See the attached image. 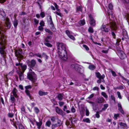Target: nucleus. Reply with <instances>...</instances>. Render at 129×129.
<instances>
[{
    "instance_id": "46",
    "label": "nucleus",
    "mask_w": 129,
    "mask_h": 129,
    "mask_svg": "<svg viewBox=\"0 0 129 129\" xmlns=\"http://www.w3.org/2000/svg\"><path fill=\"white\" fill-rule=\"evenodd\" d=\"M102 95L104 97L106 98H108V95L106 94V93L104 92H102L101 93Z\"/></svg>"
},
{
    "instance_id": "54",
    "label": "nucleus",
    "mask_w": 129,
    "mask_h": 129,
    "mask_svg": "<svg viewBox=\"0 0 129 129\" xmlns=\"http://www.w3.org/2000/svg\"><path fill=\"white\" fill-rule=\"evenodd\" d=\"M34 22L35 23V24L37 25L39 23V20L37 19L36 18L34 19Z\"/></svg>"
},
{
    "instance_id": "5",
    "label": "nucleus",
    "mask_w": 129,
    "mask_h": 129,
    "mask_svg": "<svg viewBox=\"0 0 129 129\" xmlns=\"http://www.w3.org/2000/svg\"><path fill=\"white\" fill-rule=\"evenodd\" d=\"M26 62L28 66L32 69L35 67L36 64V60L34 59L31 60L30 61L28 60Z\"/></svg>"
},
{
    "instance_id": "17",
    "label": "nucleus",
    "mask_w": 129,
    "mask_h": 129,
    "mask_svg": "<svg viewBox=\"0 0 129 129\" xmlns=\"http://www.w3.org/2000/svg\"><path fill=\"white\" fill-rule=\"evenodd\" d=\"M22 51L18 49L16 50L15 51V56L17 57L18 56H20L21 55Z\"/></svg>"
},
{
    "instance_id": "60",
    "label": "nucleus",
    "mask_w": 129,
    "mask_h": 129,
    "mask_svg": "<svg viewBox=\"0 0 129 129\" xmlns=\"http://www.w3.org/2000/svg\"><path fill=\"white\" fill-rule=\"evenodd\" d=\"M67 35L68 36H69L70 35H71V34H70V31L69 30H67L66 31H65Z\"/></svg>"
},
{
    "instance_id": "23",
    "label": "nucleus",
    "mask_w": 129,
    "mask_h": 129,
    "mask_svg": "<svg viewBox=\"0 0 129 129\" xmlns=\"http://www.w3.org/2000/svg\"><path fill=\"white\" fill-rule=\"evenodd\" d=\"M36 124L38 127V128L40 129L42 124V121H40L39 122L36 121Z\"/></svg>"
},
{
    "instance_id": "45",
    "label": "nucleus",
    "mask_w": 129,
    "mask_h": 129,
    "mask_svg": "<svg viewBox=\"0 0 129 129\" xmlns=\"http://www.w3.org/2000/svg\"><path fill=\"white\" fill-rule=\"evenodd\" d=\"M17 91H18L16 88H14L13 89L12 91V93L13 95L14 94H17Z\"/></svg>"
},
{
    "instance_id": "10",
    "label": "nucleus",
    "mask_w": 129,
    "mask_h": 129,
    "mask_svg": "<svg viewBox=\"0 0 129 129\" xmlns=\"http://www.w3.org/2000/svg\"><path fill=\"white\" fill-rule=\"evenodd\" d=\"M119 56L121 59H124L126 57V54L123 52L121 51L119 53Z\"/></svg>"
},
{
    "instance_id": "7",
    "label": "nucleus",
    "mask_w": 129,
    "mask_h": 129,
    "mask_svg": "<svg viewBox=\"0 0 129 129\" xmlns=\"http://www.w3.org/2000/svg\"><path fill=\"white\" fill-rule=\"evenodd\" d=\"M4 25L6 30L10 28L11 26V22L9 18H6V21Z\"/></svg>"
},
{
    "instance_id": "39",
    "label": "nucleus",
    "mask_w": 129,
    "mask_h": 129,
    "mask_svg": "<svg viewBox=\"0 0 129 129\" xmlns=\"http://www.w3.org/2000/svg\"><path fill=\"white\" fill-rule=\"evenodd\" d=\"M34 110L36 113L38 114L40 112L39 109L37 107H35L34 109Z\"/></svg>"
},
{
    "instance_id": "3",
    "label": "nucleus",
    "mask_w": 129,
    "mask_h": 129,
    "mask_svg": "<svg viewBox=\"0 0 129 129\" xmlns=\"http://www.w3.org/2000/svg\"><path fill=\"white\" fill-rule=\"evenodd\" d=\"M10 120L11 121L12 124H13L15 126L16 129L18 128V127L17 125L18 126L19 129H24V128L21 124V122L18 121L17 119L16 121H14V119H13L12 120L10 119Z\"/></svg>"
},
{
    "instance_id": "38",
    "label": "nucleus",
    "mask_w": 129,
    "mask_h": 129,
    "mask_svg": "<svg viewBox=\"0 0 129 129\" xmlns=\"http://www.w3.org/2000/svg\"><path fill=\"white\" fill-rule=\"evenodd\" d=\"M74 119H75L74 118H72V117L71 118H70L69 119V120L71 121L72 124H73V122L74 123H75L77 121L76 120H74Z\"/></svg>"
},
{
    "instance_id": "34",
    "label": "nucleus",
    "mask_w": 129,
    "mask_h": 129,
    "mask_svg": "<svg viewBox=\"0 0 129 129\" xmlns=\"http://www.w3.org/2000/svg\"><path fill=\"white\" fill-rule=\"evenodd\" d=\"M45 30L46 32L49 33L50 35H53V33L49 29L46 28L45 29Z\"/></svg>"
},
{
    "instance_id": "1",
    "label": "nucleus",
    "mask_w": 129,
    "mask_h": 129,
    "mask_svg": "<svg viewBox=\"0 0 129 129\" xmlns=\"http://www.w3.org/2000/svg\"><path fill=\"white\" fill-rule=\"evenodd\" d=\"M110 29L112 30H116L117 27L116 24L113 22H111L109 24L108 23L106 25L103 24L101 26L100 29L103 32L108 33L110 30Z\"/></svg>"
},
{
    "instance_id": "58",
    "label": "nucleus",
    "mask_w": 129,
    "mask_h": 129,
    "mask_svg": "<svg viewBox=\"0 0 129 129\" xmlns=\"http://www.w3.org/2000/svg\"><path fill=\"white\" fill-rule=\"evenodd\" d=\"M8 116L10 118H12L13 116V114L12 113H9L8 115Z\"/></svg>"
},
{
    "instance_id": "16",
    "label": "nucleus",
    "mask_w": 129,
    "mask_h": 129,
    "mask_svg": "<svg viewBox=\"0 0 129 129\" xmlns=\"http://www.w3.org/2000/svg\"><path fill=\"white\" fill-rule=\"evenodd\" d=\"M118 110L123 114H124V112L122 109L121 104L120 103L118 104Z\"/></svg>"
},
{
    "instance_id": "42",
    "label": "nucleus",
    "mask_w": 129,
    "mask_h": 129,
    "mask_svg": "<svg viewBox=\"0 0 129 129\" xmlns=\"http://www.w3.org/2000/svg\"><path fill=\"white\" fill-rule=\"evenodd\" d=\"M83 122L88 123H90V122L89 119L88 118H84L83 119Z\"/></svg>"
},
{
    "instance_id": "61",
    "label": "nucleus",
    "mask_w": 129,
    "mask_h": 129,
    "mask_svg": "<svg viewBox=\"0 0 129 129\" xmlns=\"http://www.w3.org/2000/svg\"><path fill=\"white\" fill-rule=\"evenodd\" d=\"M111 34L113 38L115 39H116V35L115 33L113 31H112L111 32Z\"/></svg>"
},
{
    "instance_id": "21",
    "label": "nucleus",
    "mask_w": 129,
    "mask_h": 129,
    "mask_svg": "<svg viewBox=\"0 0 129 129\" xmlns=\"http://www.w3.org/2000/svg\"><path fill=\"white\" fill-rule=\"evenodd\" d=\"M21 64L20 67L21 68L22 71L23 72H24L27 69V65L26 64L23 65L22 63Z\"/></svg>"
},
{
    "instance_id": "48",
    "label": "nucleus",
    "mask_w": 129,
    "mask_h": 129,
    "mask_svg": "<svg viewBox=\"0 0 129 129\" xmlns=\"http://www.w3.org/2000/svg\"><path fill=\"white\" fill-rule=\"evenodd\" d=\"M118 74L120 76L122 80L125 81L127 80V79L125 78L120 73H119Z\"/></svg>"
},
{
    "instance_id": "9",
    "label": "nucleus",
    "mask_w": 129,
    "mask_h": 129,
    "mask_svg": "<svg viewBox=\"0 0 129 129\" xmlns=\"http://www.w3.org/2000/svg\"><path fill=\"white\" fill-rule=\"evenodd\" d=\"M89 17L90 19V24L92 26H94L96 25L95 21L91 14L89 15Z\"/></svg>"
},
{
    "instance_id": "2",
    "label": "nucleus",
    "mask_w": 129,
    "mask_h": 129,
    "mask_svg": "<svg viewBox=\"0 0 129 129\" xmlns=\"http://www.w3.org/2000/svg\"><path fill=\"white\" fill-rule=\"evenodd\" d=\"M59 57L62 60L66 61L68 59L67 52L66 50H57Z\"/></svg>"
},
{
    "instance_id": "13",
    "label": "nucleus",
    "mask_w": 129,
    "mask_h": 129,
    "mask_svg": "<svg viewBox=\"0 0 129 129\" xmlns=\"http://www.w3.org/2000/svg\"><path fill=\"white\" fill-rule=\"evenodd\" d=\"M63 96V93H58L56 98H57L59 100L61 101L62 100Z\"/></svg>"
},
{
    "instance_id": "51",
    "label": "nucleus",
    "mask_w": 129,
    "mask_h": 129,
    "mask_svg": "<svg viewBox=\"0 0 129 129\" xmlns=\"http://www.w3.org/2000/svg\"><path fill=\"white\" fill-rule=\"evenodd\" d=\"M99 112L97 111L96 112V114H95V116L97 118H99L100 117V115L99 114Z\"/></svg>"
},
{
    "instance_id": "19",
    "label": "nucleus",
    "mask_w": 129,
    "mask_h": 129,
    "mask_svg": "<svg viewBox=\"0 0 129 129\" xmlns=\"http://www.w3.org/2000/svg\"><path fill=\"white\" fill-rule=\"evenodd\" d=\"M52 38V37L50 36H47V37L44 39V42H50L49 40Z\"/></svg>"
},
{
    "instance_id": "40",
    "label": "nucleus",
    "mask_w": 129,
    "mask_h": 129,
    "mask_svg": "<svg viewBox=\"0 0 129 129\" xmlns=\"http://www.w3.org/2000/svg\"><path fill=\"white\" fill-rule=\"evenodd\" d=\"M51 124V123L50 121V120H48L46 121L45 123V125L48 127H50Z\"/></svg>"
},
{
    "instance_id": "11",
    "label": "nucleus",
    "mask_w": 129,
    "mask_h": 129,
    "mask_svg": "<svg viewBox=\"0 0 129 129\" xmlns=\"http://www.w3.org/2000/svg\"><path fill=\"white\" fill-rule=\"evenodd\" d=\"M6 48V47H0V54L1 55L7 54L5 51Z\"/></svg>"
},
{
    "instance_id": "28",
    "label": "nucleus",
    "mask_w": 129,
    "mask_h": 129,
    "mask_svg": "<svg viewBox=\"0 0 129 129\" xmlns=\"http://www.w3.org/2000/svg\"><path fill=\"white\" fill-rule=\"evenodd\" d=\"M105 77V76L104 74H103L102 75V76L101 77V78H99V79L98 80L97 82L98 83H100L101 82V79H103Z\"/></svg>"
},
{
    "instance_id": "63",
    "label": "nucleus",
    "mask_w": 129,
    "mask_h": 129,
    "mask_svg": "<svg viewBox=\"0 0 129 129\" xmlns=\"http://www.w3.org/2000/svg\"><path fill=\"white\" fill-rule=\"evenodd\" d=\"M71 111L73 113L75 112V109L73 106H72L71 108Z\"/></svg>"
},
{
    "instance_id": "52",
    "label": "nucleus",
    "mask_w": 129,
    "mask_h": 129,
    "mask_svg": "<svg viewBox=\"0 0 129 129\" xmlns=\"http://www.w3.org/2000/svg\"><path fill=\"white\" fill-rule=\"evenodd\" d=\"M113 6L110 3L109 5L108 8L112 10V9H113Z\"/></svg>"
},
{
    "instance_id": "31",
    "label": "nucleus",
    "mask_w": 129,
    "mask_h": 129,
    "mask_svg": "<svg viewBox=\"0 0 129 129\" xmlns=\"http://www.w3.org/2000/svg\"><path fill=\"white\" fill-rule=\"evenodd\" d=\"M79 23L81 26H82L84 25L85 24L84 19H83L82 20H80L79 22Z\"/></svg>"
},
{
    "instance_id": "49",
    "label": "nucleus",
    "mask_w": 129,
    "mask_h": 129,
    "mask_svg": "<svg viewBox=\"0 0 129 129\" xmlns=\"http://www.w3.org/2000/svg\"><path fill=\"white\" fill-rule=\"evenodd\" d=\"M111 72L112 74V75L114 77H116V74L115 72L114 71L111 70Z\"/></svg>"
},
{
    "instance_id": "18",
    "label": "nucleus",
    "mask_w": 129,
    "mask_h": 129,
    "mask_svg": "<svg viewBox=\"0 0 129 129\" xmlns=\"http://www.w3.org/2000/svg\"><path fill=\"white\" fill-rule=\"evenodd\" d=\"M104 98L103 97L99 98H98L96 100V102L99 104H101L103 103L104 101Z\"/></svg>"
},
{
    "instance_id": "12",
    "label": "nucleus",
    "mask_w": 129,
    "mask_h": 129,
    "mask_svg": "<svg viewBox=\"0 0 129 129\" xmlns=\"http://www.w3.org/2000/svg\"><path fill=\"white\" fill-rule=\"evenodd\" d=\"M56 112L58 114L62 115L64 113L62 110L59 108L58 107H56L55 108Z\"/></svg>"
},
{
    "instance_id": "37",
    "label": "nucleus",
    "mask_w": 129,
    "mask_h": 129,
    "mask_svg": "<svg viewBox=\"0 0 129 129\" xmlns=\"http://www.w3.org/2000/svg\"><path fill=\"white\" fill-rule=\"evenodd\" d=\"M44 44L48 47H51L52 45L49 43V42H44Z\"/></svg>"
},
{
    "instance_id": "4",
    "label": "nucleus",
    "mask_w": 129,
    "mask_h": 129,
    "mask_svg": "<svg viewBox=\"0 0 129 129\" xmlns=\"http://www.w3.org/2000/svg\"><path fill=\"white\" fill-rule=\"evenodd\" d=\"M25 92L26 95L30 99L32 100L34 99L33 97L30 94V91L28 90L29 89H30L32 88V86L30 85H29L25 87Z\"/></svg>"
},
{
    "instance_id": "35",
    "label": "nucleus",
    "mask_w": 129,
    "mask_h": 129,
    "mask_svg": "<svg viewBox=\"0 0 129 129\" xmlns=\"http://www.w3.org/2000/svg\"><path fill=\"white\" fill-rule=\"evenodd\" d=\"M119 125L122 126L123 127L126 128L127 127V125L126 123H123L122 122H121L119 123Z\"/></svg>"
},
{
    "instance_id": "30",
    "label": "nucleus",
    "mask_w": 129,
    "mask_h": 129,
    "mask_svg": "<svg viewBox=\"0 0 129 129\" xmlns=\"http://www.w3.org/2000/svg\"><path fill=\"white\" fill-rule=\"evenodd\" d=\"M124 17L128 21H129V14L128 13H125L124 14Z\"/></svg>"
},
{
    "instance_id": "33",
    "label": "nucleus",
    "mask_w": 129,
    "mask_h": 129,
    "mask_svg": "<svg viewBox=\"0 0 129 129\" xmlns=\"http://www.w3.org/2000/svg\"><path fill=\"white\" fill-rule=\"evenodd\" d=\"M6 39V36L4 35H2L0 37V41L1 42H3V41L5 40Z\"/></svg>"
},
{
    "instance_id": "64",
    "label": "nucleus",
    "mask_w": 129,
    "mask_h": 129,
    "mask_svg": "<svg viewBox=\"0 0 129 129\" xmlns=\"http://www.w3.org/2000/svg\"><path fill=\"white\" fill-rule=\"evenodd\" d=\"M119 114H115L114 115V118L116 119L117 118V117L119 116Z\"/></svg>"
},
{
    "instance_id": "47",
    "label": "nucleus",
    "mask_w": 129,
    "mask_h": 129,
    "mask_svg": "<svg viewBox=\"0 0 129 129\" xmlns=\"http://www.w3.org/2000/svg\"><path fill=\"white\" fill-rule=\"evenodd\" d=\"M40 16L42 18H44L45 16L44 12H42L40 14Z\"/></svg>"
},
{
    "instance_id": "44",
    "label": "nucleus",
    "mask_w": 129,
    "mask_h": 129,
    "mask_svg": "<svg viewBox=\"0 0 129 129\" xmlns=\"http://www.w3.org/2000/svg\"><path fill=\"white\" fill-rule=\"evenodd\" d=\"M88 31L89 32L91 33H93L94 32L93 28L91 26L89 27L88 29Z\"/></svg>"
},
{
    "instance_id": "14",
    "label": "nucleus",
    "mask_w": 129,
    "mask_h": 129,
    "mask_svg": "<svg viewBox=\"0 0 129 129\" xmlns=\"http://www.w3.org/2000/svg\"><path fill=\"white\" fill-rule=\"evenodd\" d=\"M23 72L20 71L19 72L17 73V74H18L20 80H22L24 79V75Z\"/></svg>"
},
{
    "instance_id": "36",
    "label": "nucleus",
    "mask_w": 129,
    "mask_h": 129,
    "mask_svg": "<svg viewBox=\"0 0 129 129\" xmlns=\"http://www.w3.org/2000/svg\"><path fill=\"white\" fill-rule=\"evenodd\" d=\"M95 74L96 75V77L98 78H101L102 75H101V74L99 72H96Z\"/></svg>"
},
{
    "instance_id": "24",
    "label": "nucleus",
    "mask_w": 129,
    "mask_h": 129,
    "mask_svg": "<svg viewBox=\"0 0 129 129\" xmlns=\"http://www.w3.org/2000/svg\"><path fill=\"white\" fill-rule=\"evenodd\" d=\"M0 14L4 17L6 16L5 12L2 9L0 8Z\"/></svg>"
},
{
    "instance_id": "41",
    "label": "nucleus",
    "mask_w": 129,
    "mask_h": 129,
    "mask_svg": "<svg viewBox=\"0 0 129 129\" xmlns=\"http://www.w3.org/2000/svg\"><path fill=\"white\" fill-rule=\"evenodd\" d=\"M51 29L52 30V31L53 32H55L56 31V29L54 25V24L51 25Z\"/></svg>"
},
{
    "instance_id": "26",
    "label": "nucleus",
    "mask_w": 129,
    "mask_h": 129,
    "mask_svg": "<svg viewBox=\"0 0 129 129\" xmlns=\"http://www.w3.org/2000/svg\"><path fill=\"white\" fill-rule=\"evenodd\" d=\"M10 100H11V102L13 103H14L15 101L14 97L12 95H11L10 96Z\"/></svg>"
},
{
    "instance_id": "20",
    "label": "nucleus",
    "mask_w": 129,
    "mask_h": 129,
    "mask_svg": "<svg viewBox=\"0 0 129 129\" xmlns=\"http://www.w3.org/2000/svg\"><path fill=\"white\" fill-rule=\"evenodd\" d=\"M38 93L39 95L40 96H42L43 95H47L48 93L47 92H44L41 90H40L39 91Z\"/></svg>"
},
{
    "instance_id": "29",
    "label": "nucleus",
    "mask_w": 129,
    "mask_h": 129,
    "mask_svg": "<svg viewBox=\"0 0 129 129\" xmlns=\"http://www.w3.org/2000/svg\"><path fill=\"white\" fill-rule=\"evenodd\" d=\"M0 44L1 46V47H6V45L7 44V42L5 40L3 42H1Z\"/></svg>"
},
{
    "instance_id": "6",
    "label": "nucleus",
    "mask_w": 129,
    "mask_h": 129,
    "mask_svg": "<svg viewBox=\"0 0 129 129\" xmlns=\"http://www.w3.org/2000/svg\"><path fill=\"white\" fill-rule=\"evenodd\" d=\"M57 50L60 51L61 50H66L65 46L62 43H58L57 44Z\"/></svg>"
},
{
    "instance_id": "22",
    "label": "nucleus",
    "mask_w": 129,
    "mask_h": 129,
    "mask_svg": "<svg viewBox=\"0 0 129 129\" xmlns=\"http://www.w3.org/2000/svg\"><path fill=\"white\" fill-rule=\"evenodd\" d=\"M47 23L48 24L51 25L54 24L51 16L50 15L49 16V19L47 20Z\"/></svg>"
},
{
    "instance_id": "62",
    "label": "nucleus",
    "mask_w": 129,
    "mask_h": 129,
    "mask_svg": "<svg viewBox=\"0 0 129 129\" xmlns=\"http://www.w3.org/2000/svg\"><path fill=\"white\" fill-rule=\"evenodd\" d=\"M68 37L70 39L73 40H75V38L72 35H70L69 36H68Z\"/></svg>"
},
{
    "instance_id": "56",
    "label": "nucleus",
    "mask_w": 129,
    "mask_h": 129,
    "mask_svg": "<svg viewBox=\"0 0 129 129\" xmlns=\"http://www.w3.org/2000/svg\"><path fill=\"white\" fill-rule=\"evenodd\" d=\"M94 96V94L93 93H92L87 98V99H91Z\"/></svg>"
},
{
    "instance_id": "55",
    "label": "nucleus",
    "mask_w": 129,
    "mask_h": 129,
    "mask_svg": "<svg viewBox=\"0 0 129 129\" xmlns=\"http://www.w3.org/2000/svg\"><path fill=\"white\" fill-rule=\"evenodd\" d=\"M45 23L43 20L41 21L40 23V24L41 26H44Z\"/></svg>"
},
{
    "instance_id": "53",
    "label": "nucleus",
    "mask_w": 129,
    "mask_h": 129,
    "mask_svg": "<svg viewBox=\"0 0 129 129\" xmlns=\"http://www.w3.org/2000/svg\"><path fill=\"white\" fill-rule=\"evenodd\" d=\"M117 94L118 97L120 99H121L122 97L120 92L119 91H117Z\"/></svg>"
},
{
    "instance_id": "59",
    "label": "nucleus",
    "mask_w": 129,
    "mask_h": 129,
    "mask_svg": "<svg viewBox=\"0 0 129 129\" xmlns=\"http://www.w3.org/2000/svg\"><path fill=\"white\" fill-rule=\"evenodd\" d=\"M76 11H81V9L80 6H78L76 8Z\"/></svg>"
},
{
    "instance_id": "50",
    "label": "nucleus",
    "mask_w": 129,
    "mask_h": 129,
    "mask_svg": "<svg viewBox=\"0 0 129 129\" xmlns=\"http://www.w3.org/2000/svg\"><path fill=\"white\" fill-rule=\"evenodd\" d=\"M83 47L85 48L86 50L87 51H88L89 50V48L85 44H83Z\"/></svg>"
},
{
    "instance_id": "43",
    "label": "nucleus",
    "mask_w": 129,
    "mask_h": 129,
    "mask_svg": "<svg viewBox=\"0 0 129 129\" xmlns=\"http://www.w3.org/2000/svg\"><path fill=\"white\" fill-rule=\"evenodd\" d=\"M85 111V110L84 109L82 108L80 110V113L81 116H83L84 115Z\"/></svg>"
},
{
    "instance_id": "25",
    "label": "nucleus",
    "mask_w": 129,
    "mask_h": 129,
    "mask_svg": "<svg viewBox=\"0 0 129 129\" xmlns=\"http://www.w3.org/2000/svg\"><path fill=\"white\" fill-rule=\"evenodd\" d=\"M14 26L15 28H16L18 24V21L16 19H15L13 22Z\"/></svg>"
},
{
    "instance_id": "57",
    "label": "nucleus",
    "mask_w": 129,
    "mask_h": 129,
    "mask_svg": "<svg viewBox=\"0 0 129 129\" xmlns=\"http://www.w3.org/2000/svg\"><path fill=\"white\" fill-rule=\"evenodd\" d=\"M62 123L60 120L59 119H58V120L57 124L59 126H60L61 125Z\"/></svg>"
},
{
    "instance_id": "32",
    "label": "nucleus",
    "mask_w": 129,
    "mask_h": 129,
    "mask_svg": "<svg viewBox=\"0 0 129 129\" xmlns=\"http://www.w3.org/2000/svg\"><path fill=\"white\" fill-rule=\"evenodd\" d=\"M103 106L104 107L102 108V110L103 111H105L108 107V105L107 104H106L104 105Z\"/></svg>"
},
{
    "instance_id": "27",
    "label": "nucleus",
    "mask_w": 129,
    "mask_h": 129,
    "mask_svg": "<svg viewBox=\"0 0 129 129\" xmlns=\"http://www.w3.org/2000/svg\"><path fill=\"white\" fill-rule=\"evenodd\" d=\"M88 68L91 70H93L96 68V67L93 64L89 65L88 66Z\"/></svg>"
},
{
    "instance_id": "8",
    "label": "nucleus",
    "mask_w": 129,
    "mask_h": 129,
    "mask_svg": "<svg viewBox=\"0 0 129 129\" xmlns=\"http://www.w3.org/2000/svg\"><path fill=\"white\" fill-rule=\"evenodd\" d=\"M35 75L36 74L34 72H30L27 74V78L30 81H32Z\"/></svg>"
},
{
    "instance_id": "15",
    "label": "nucleus",
    "mask_w": 129,
    "mask_h": 129,
    "mask_svg": "<svg viewBox=\"0 0 129 129\" xmlns=\"http://www.w3.org/2000/svg\"><path fill=\"white\" fill-rule=\"evenodd\" d=\"M122 31V35L124 38L125 39L128 38V36L126 30L125 29H123Z\"/></svg>"
}]
</instances>
